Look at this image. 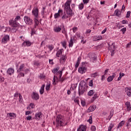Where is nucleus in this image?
<instances>
[{"mask_svg": "<svg viewBox=\"0 0 131 131\" xmlns=\"http://www.w3.org/2000/svg\"><path fill=\"white\" fill-rule=\"evenodd\" d=\"M16 116V114L14 113H10L7 114V117H8V118H10V119H13V118H15Z\"/></svg>", "mask_w": 131, "mask_h": 131, "instance_id": "obj_13", "label": "nucleus"}, {"mask_svg": "<svg viewBox=\"0 0 131 131\" xmlns=\"http://www.w3.org/2000/svg\"><path fill=\"white\" fill-rule=\"evenodd\" d=\"M42 117V114L41 113V112H39L35 114V118L37 120H39V119H41Z\"/></svg>", "mask_w": 131, "mask_h": 131, "instance_id": "obj_9", "label": "nucleus"}, {"mask_svg": "<svg viewBox=\"0 0 131 131\" xmlns=\"http://www.w3.org/2000/svg\"><path fill=\"white\" fill-rule=\"evenodd\" d=\"M88 121L90 123V124H92L93 123V116H91Z\"/></svg>", "mask_w": 131, "mask_h": 131, "instance_id": "obj_35", "label": "nucleus"}, {"mask_svg": "<svg viewBox=\"0 0 131 131\" xmlns=\"http://www.w3.org/2000/svg\"><path fill=\"white\" fill-rule=\"evenodd\" d=\"M81 104L83 107H84V106H85V101H84V100H81Z\"/></svg>", "mask_w": 131, "mask_h": 131, "instance_id": "obj_51", "label": "nucleus"}, {"mask_svg": "<svg viewBox=\"0 0 131 131\" xmlns=\"http://www.w3.org/2000/svg\"><path fill=\"white\" fill-rule=\"evenodd\" d=\"M45 84H42V86H41L40 89L39 90L40 95H42V94H43L45 92Z\"/></svg>", "mask_w": 131, "mask_h": 131, "instance_id": "obj_24", "label": "nucleus"}, {"mask_svg": "<svg viewBox=\"0 0 131 131\" xmlns=\"http://www.w3.org/2000/svg\"><path fill=\"white\" fill-rule=\"evenodd\" d=\"M34 65H35L36 66H38L39 65V63L38 62L35 61H34Z\"/></svg>", "mask_w": 131, "mask_h": 131, "instance_id": "obj_61", "label": "nucleus"}, {"mask_svg": "<svg viewBox=\"0 0 131 131\" xmlns=\"http://www.w3.org/2000/svg\"><path fill=\"white\" fill-rule=\"evenodd\" d=\"M101 39H102V36L101 35L96 36L94 37V40L95 41H97V40H101Z\"/></svg>", "mask_w": 131, "mask_h": 131, "instance_id": "obj_26", "label": "nucleus"}, {"mask_svg": "<svg viewBox=\"0 0 131 131\" xmlns=\"http://www.w3.org/2000/svg\"><path fill=\"white\" fill-rule=\"evenodd\" d=\"M32 13L35 18H38V8L37 7H34L32 10Z\"/></svg>", "mask_w": 131, "mask_h": 131, "instance_id": "obj_8", "label": "nucleus"}, {"mask_svg": "<svg viewBox=\"0 0 131 131\" xmlns=\"http://www.w3.org/2000/svg\"><path fill=\"white\" fill-rule=\"evenodd\" d=\"M89 58L91 61H93L94 62H95V61L97 60V56L94 55V54L89 55Z\"/></svg>", "mask_w": 131, "mask_h": 131, "instance_id": "obj_12", "label": "nucleus"}, {"mask_svg": "<svg viewBox=\"0 0 131 131\" xmlns=\"http://www.w3.org/2000/svg\"><path fill=\"white\" fill-rule=\"evenodd\" d=\"M58 73H59V79H61V78H62V71H59L58 72Z\"/></svg>", "mask_w": 131, "mask_h": 131, "instance_id": "obj_40", "label": "nucleus"}, {"mask_svg": "<svg viewBox=\"0 0 131 131\" xmlns=\"http://www.w3.org/2000/svg\"><path fill=\"white\" fill-rule=\"evenodd\" d=\"M56 79H58V77L57 76H54V78H53V84H56Z\"/></svg>", "mask_w": 131, "mask_h": 131, "instance_id": "obj_49", "label": "nucleus"}, {"mask_svg": "<svg viewBox=\"0 0 131 131\" xmlns=\"http://www.w3.org/2000/svg\"><path fill=\"white\" fill-rule=\"evenodd\" d=\"M94 94H95V92H94V90H90L88 92V95L90 97H91V96H93V95H94Z\"/></svg>", "mask_w": 131, "mask_h": 131, "instance_id": "obj_31", "label": "nucleus"}, {"mask_svg": "<svg viewBox=\"0 0 131 131\" xmlns=\"http://www.w3.org/2000/svg\"><path fill=\"white\" fill-rule=\"evenodd\" d=\"M125 105H126V107H127V111H131V105L130 102H126L125 103Z\"/></svg>", "mask_w": 131, "mask_h": 131, "instance_id": "obj_21", "label": "nucleus"}, {"mask_svg": "<svg viewBox=\"0 0 131 131\" xmlns=\"http://www.w3.org/2000/svg\"><path fill=\"white\" fill-rule=\"evenodd\" d=\"M62 49H61V50L60 49L57 51V52L56 53L57 57H60V55H62Z\"/></svg>", "mask_w": 131, "mask_h": 131, "instance_id": "obj_33", "label": "nucleus"}, {"mask_svg": "<svg viewBox=\"0 0 131 131\" xmlns=\"http://www.w3.org/2000/svg\"><path fill=\"white\" fill-rule=\"evenodd\" d=\"M120 14H121V11H119V10L117 9L115 11V16H117V17H119Z\"/></svg>", "mask_w": 131, "mask_h": 131, "instance_id": "obj_25", "label": "nucleus"}, {"mask_svg": "<svg viewBox=\"0 0 131 131\" xmlns=\"http://www.w3.org/2000/svg\"><path fill=\"white\" fill-rule=\"evenodd\" d=\"M116 76V74L115 73H113L112 76H110L107 78V81L108 82H110L113 80L114 77Z\"/></svg>", "mask_w": 131, "mask_h": 131, "instance_id": "obj_19", "label": "nucleus"}, {"mask_svg": "<svg viewBox=\"0 0 131 131\" xmlns=\"http://www.w3.org/2000/svg\"><path fill=\"white\" fill-rule=\"evenodd\" d=\"M86 126L81 125L79 128L77 129V131H86Z\"/></svg>", "mask_w": 131, "mask_h": 131, "instance_id": "obj_17", "label": "nucleus"}, {"mask_svg": "<svg viewBox=\"0 0 131 131\" xmlns=\"http://www.w3.org/2000/svg\"><path fill=\"white\" fill-rule=\"evenodd\" d=\"M30 107H31V108L32 109H33L34 108V107H35V106L34 105V104L33 103H30Z\"/></svg>", "mask_w": 131, "mask_h": 131, "instance_id": "obj_64", "label": "nucleus"}, {"mask_svg": "<svg viewBox=\"0 0 131 131\" xmlns=\"http://www.w3.org/2000/svg\"><path fill=\"white\" fill-rule=\"evenodd\" d=\"M72 16H73V13L70 12V11H69V12H66V13L64 12L63 15L61 17V19L62 20H65V19H67V18L72 17Z\"/></svg>", "mask_w": 131, "mask_h": 131, "instance_id": "obj_5", "label": "nucleus"}, {"mask_svg": "<svg viewBox=\"0 0 131 131\" xmlns=\"http://www.w3.org/2000/svg\"><path fill=\"white\" fill-rule=\"evenodd\" d=\"M74 102L75 103H77L78 105H79V100L77 99V98H75L74 100Z\"/></svg>", "mask_w": 131, "mask_h": 131, "instance_id": "obj_53", "label": "nucleus"}, {"mask_svg": "<svg viewBox=\"0 0 131 131\" xmlns=\"http://www.w3.org/2000/svg\"><path fill=\"white\" fill-rule=\"evenodd\" d=\"M0 30L3 32H6V29H5V26H0Z\"/></svg>", "mask_w": 131, "mask_h": 131, "instance_id": "obj_38", "label": "nucleus"}, {"mask_svg": "<svg viewBox=\"0 0 131 131\" xmlns=\"http://www.w3.org/2000/svg\"><path fill=\"white\" fill-rule=\"evenodd\" d=\"M79 10H82L83 9V4L82 3L79 5Z\"/></svg>", "mask_w": 131, "mask_h": 131, "instance_id": "obj_45", "label": "nucleus"}, {"mask_svg": "<svg viewBox=\"0 0 131 131\" xmlns=\"http://www.w3.org/2000/svg\"><path fill=\"white\" fill-rule=\"evenodd\" d=\"M77 35V37L78 38H80V39H83V37H82V36H81L80 35V34L79 33H78L76 34Z\"/></svg>", "mask_w": 131, "mask_h": 131, "instance_id": "obj_39", "label": "nucleus"}, {"mask_svg": "<svg viewBox=\"0 0 131 131\" xmlns=\"http://www.w3.org/2000/svg\"><path fill=\"white\" fill-rule=\"evenodd\" d=\"M97 98H98V96L97 95V94H94L92 100L93 101H95V100H96V99H97Z\"/></svg>", "mask_w": 131, "mask_h": 131, "instance_id": "obj_48", "label": "nucleus"}, {"mask_svg": "<svg viewBox=\"0 0 131 131\" xmlns=\"http://www.w3.org/2000/svg\"><path fill=\"white\" fill-rule=\"evenodd\" d=\"M48 49H49L50 51H52L54 49V46L53 45H49Z\"/></svg>", "mask_w": 131, "mask_h": 131, "instance_id": "obj_47", "label": "nucleus"}, {"mask_svg": "<svg viewBox=\"0 0 131 131\" xmlns=\"http://www.w3.org/2000/svg\"><path fill=\"white\" fill-rule=\"evenodd\" d=\"M125 11V6H124V5L122 6V10L121 12H122L123 13Z\"/></svg>", "mask_w": 131, "mask_h": 131, "instance_id": "obj_56", "label": "nucleus"}, {"mask_svg": "<svg viewBox=\"0 0 131 131\" xmlns=\"http://www.w3.org/2000/svg\"><path fill=\"white\" fill-rule=\"evenodd\" d=\"M50 84H48L47 85H46V91H49L50 90Z\"/></svg>", "mask_w": 131, "mask_h": 131, "instance_id": "obj_60", "label": "nucleus"}, {"mask_svg": "<svg viewBox=\"0 0 131 131\" xmlns=\"http://www.w3.org/2000/svg\"><path fill=\"white\" fill-rule=\"evenodd\" d=\"M19 101L20 103H22L23 99H22V95L21 94H19Z\"/></svg>", "mask_w": 131, "mask_h": 131, "instance_id": "obj_42", "label": "nucleus"}, {"mask_svg": "<svg viewBox=\"0 0 131 131\" xmlns=\"http://www.w3.org/2000/svg\"><path fill=\"white\" fill-rule=\"evenodd\" d=\"M65 79H66V78L62 77L61 78L58 80V81H61V82H63V81H64Z\"/></svg>", "mask_w": 131, "mask_h": 131, "instance_id": "obj_57", "label": "nucleus"}, {"mask_svg": "<svg viewBox=\"0 0 131 131\" xmlns=\"http://www.w3.org/2000/svg\"><path fill=\"white\" fill-rule=\"evenodd\" d=\"M10 40V37L8 35H5L2 39V43H7L8 40Z\"/></svg>", "mask_w": 131, "mask_h": 131, "instance_id": "obj_11", "label": "nucleus"}, {"mask_svg": "<svg viewBox=\"0 0 131 131\" xmlns=\"http://www.w3.org/2000/svg\"><path fill=\"white\" fill-rule=\"evenodd\" d=\"M124 76V73H119V77L118 78V80H120L121 79V77Z\"/></svg>", "mask_w": 131, "mask_h": 131, "instance_id": "obj_34", "label": "nucleus"}, {"mask_svg": "<svg viewBox=\"0 0 131 131\" xmlns=\"http://www.w3.org/2000/svg\"><path fill=\"white\" fill-rule=\"evenodd\" d=\"M60 69V68L59 67H57L56 68H55L53 71L52 72L53 73H56Z\"/></svg>", "mask_w": 131, "mask_h": 131, "instance_id": "obj_37", "label": "nucleus"}, {"mask_svg": "<svg viewBox=\"0 0 131 131\" xmlns=\"http://www.w3.org/2000/svg\"><path fill=\"white\" fill-rule=\"evenodd\" d=\"M96 109V106L93 105L92 106H90L88 110H89V112H93V111H94V110Z\"/></svg>", "mask_w": 131, "mask_h": 131, "instance_id": "obj_28", "label": "nucleus"}, {"mask_svg": "<svg viewBox=\"0 0 131 131\" xmlns=\"http://www.w3.org/2000/svg\"><path fill=\"white\" fill-rule=\"evenodd\" d=\"M98 76V73H95L94 74H91V77H97Z\"/></svg>", "mask_w": 131, "mask_h": 131, "instance_id": "obj_46", "label": "nucleus"}, {"mask_svg": "<svg viewBox=\"0 0 131 131\" xmlns=\"http://www.w3.org/2000/svg\"><path fill=\"white\" fill-rule=\"evenodd\" d=\"M121 31L123 32V34H124L125 31H126V28H123L121 30Z\"/></svg>", "mask_w": 131, "mask_h": 131, "instance_id": "obj_55", "label": "nucleus"}, {"mask_svg": "<svg viewBox=\"0 0 131 131\" xmlns=\"http://www.w3.org/2000/svg\"><path fill=\"white\" fill-rule=\"evenodd\" d=\"M91 32H92V30L90 29H88L86 30L85 33L86 34H89V33H91Z\"/></svg>", "mask_w": 131, "mask_h": 131, "instance_id": "obj_58", "label": "nucleus"}, {"mask_svg": "<svg viewBox=\"0 0 131 131\" xmlns=\"http://www.w3.org/2000/svg\"><path fill=\"white\" fill-rule=\"evenodd\" d=\"M27 120H31V118H32V117L30 116H28L27 117Z\"/></svg>", "mask_w": 131, "mask_h": 131, "instance_id": "obj_62", "label": "nucleus"}, {"mask_svg": "<svg viewBox=\"0 0 131 131\" xmlns=\"http://www.w3.org/2000/svg\"><path fill=\"white\" fill-rule=\"evenodd\" d=\"M89 85L90 86H93L94 84L93 83V80H91L89 82Z\"/></svg>", "mask_w": 131, "mask_h": 131, "instance_id": "obj_54", "label": "nucleus"}, {"mask_svg": "<svg viewBox=\"0 0 131 131\" xmlns=\"http://www.w3.org/2000/svg\"><path fill=\"white\" fill-rule=\"evenodd\" d=\"M19 94H20V93H19V92L18 91H16V93L14 95V97H15V98H18V96H19Z\"/></svg>", "mask_w": 131, "mask_h": 131, "instance_id": "obj_41", "label": "nucleus"}, {"mask_svg": "<svg viewBox=\"0 0 131 131\" xmlns=\"http://www.w3.org/2000/svg\"><path fill=\"white\" fill-rule=\"evenodd\" d=\"M125 93H126L128 97H130L131 96V88H126L125 89Z\"/></svg>", "mask_w": 131, "mask_h": 131, "instance_id": "obj_16", "label": "nucleus"}, {"mask_svg": "<svg viewBox=\"0 0 131 131\" xmlns=\"http://www.w3.org/2000/svg\"><path fill=\"white\" fill-rule=\"evenodd\" d=\"M130 16V11H127L126 13V18H129V16Z\"/></svg>", "mask_w": 131, "mask_h": 131, "instance_id": "obj_50", "label": "nucleus"}, {"mask_svg": "<svg viewBox=\"0 0 131 131\" xmlns=\"http://www.w3.org/2000/svg\"><path fill=\"white\" fill-rule=\"evenodd\" d=\"M31 34V36H32V35L34 34H36V29L34 28L32 29Z\"/></svg>", "mask_w": 131, "mask_h": 131, "instance_id": "obj_30", "label": "nucleus"}, {"mask_svg": "<svg viewBox=\"0 0 131 131\" xmlns=\"http://www.w3.org/2000/svg\"><path fill=\"white\" fill-rule=\"evenodd\" d=\"M77 30V27H74L73 28V31L74 33H75L76 31Z\"/></svg>", "mask_w": 131, "mask_h": 131, "instance_id": "obj_63", "label": "nucleus"}, {"mask_svg": "<svg viewBox=\"0 0 131 131\" xmlns=\"http://www.w3.org/2000/svg\"><path fill=\"white\" fill-rule=\"evenodd\" d=\"M116 49V48L115 47V45L113 43L112 45L109 46L108 50L111 53V56H113L114 55V52H115V50Z\"/></svg>", "mask_w": 131, "mask_h": 131, "instance_id": "obj_6", "label": "nucleus"}, {"mask_svg": "<svg viewBox=\"0 0 131 131\" xmlns=\"http://www.w3.org/2000/svg\"><path fill=\"white\" fill-rule=\"evenodd\" d=\"M24 20L25 23H26L28 25H31V24H32V19H31V18H30V17L27 16H24Z\"/></svg>", "mask_w": 131, "mask_h": 131, "instance_id": "obj_7", "label": "nucleus"}, {"mask_svg": "<svg viewBox=\"0 0 131 131\" xmlns=\"http://www.w3.org/2000/svg\"><path fill=\"white\" fill-rule=\"evenodd\" d=\"M18 20H21V17L20 16H17L16 18L12 19H10L9 21V25L12 27H18L19 26V23L17 22Z\"/></svg>", "mask_w": 131, "mask_h": 131, "instance_id": "obj_2", "label": "nucleus"}, {"mask_svg": "<svg viewBox=\"0 0 131 131\" xmlns=\"http://www.w3.org/2000/svg\"><path fill=\"white\" fill-rule=\"evenodd\" d=\"M113 126H114V125H113V124H110L107 131H111V129H112Z\"/></svg>", "mask_w": 131, "mask_h": 131, "instance_id": "obj_36", "label": "nucleus"}, {"mask_svg": "<svg viewBox=\"0 0 131 131\" xmlns=\"http://www.w3.org/2000/svg\"><path fill=\"white\" fill-rule=\"evenodd\" d=\"M70 3H71V1H67L64 4V10L66 12H70L72 13V10L70 8Z\"/></svg>", "mask_w": 131, "mask_h": 131, "instance_id": "obj_4", "label": "nucleus"}, {"mask_svg": "<svg viewBox=\"0 0 131 131\" xmlns=\"http://www.w3.org/2000/svg\"><path fill=\"white\" fill-rule=\"evenodd\" d=\"M124 123H125V121H121L120 123H119V125H118V128H120V127H121V126H123L124 125Z\"/></svg>", "mask_w": 131, "mask_h": 131, "instance_id": "obj_29", "label": "nucleus"}, {"mask_svg": "<svg viewBox=\"0 0 131 131\" xmlns=\"http://www.w3.org/2000/svg\"><path fill=\"white\" fill-rule=\"evenodd\" d=\"M32 99L33 100H35L36 101H37L39 99V95L35 92H33L32 94Z\"/></svg>", "mask_w": 131, "mask_h": 131, "instance_id": "obj_10", "label": "nucleus"}, {"mask_svg": "<svg viewBox=\"0 0 131 131\" xmlns=\"http://www.w3.org/2000/svg\"><path fill=\"white\" fill-rule=\"evenodd\" d=\"M60 14H63V11L61 10H59L58 13H55L54 14V18L55 19H57L60 17Z\"/></svg>", "mask_w": 131, "mask_h": 131, "instance_id": "obj_20", "label": "nucleus"}, {"mask_svg": "<svg viewBox=\"0 0 131 131\" xmlns=\"http://www.w3.org/2000/svg\"><path fill=\"white\" fill-rule=\"evenodd\" d=\"M61 27H60V26H58V27H55L54 28V32H60V31H61Z\"/></svg>", "mask_w": 131, "mask_h": 131, "instance_id": "obj_23", "label": "nucleus"}, {"mask_svg": "<svg viewBox=\"0 0 131 131\" xmlns=\"http://www.w3.org/2000/svg\"><path fill=\"white\" fill-rule=\"evenodd\" d=\"M80 57H78L77 60V62L75 66V68H77L78 66H79V64L80 63Z\"/></svg>", "mask_w": 131, "mask_h": 131, "instance_id": "obj_27", "label": "nucleus"}, {"mask_svg": "<svg viewBox=\"0 0 131 131\" xmlns=\"http://www.w3.org/2000/svg\"><path fill=\"white\" fill-rule=\"evenodd\" d=\"M65 61H66V57L65 55H62L60 59V62L61 63V64H64V63H65Z\"/></svg>", "mask_w": 131, "mask_h": 131, "instance_id": "obj_22", "label": "nucleus"}, {"mask_svg": "<svg viewBox=\"0 0 131 131\" xmlns=\"http://www.w3.org/2000/svg\"><path fill=\"white\" fill-rule=\"evenodd\" d=\"M14 72H15L14 69L11 68H9L7 71V73L9 75H12V74H14Z\"/></svg>", "mask_w": 131, "mask_h": 131, "instance_id": "obj_15", "label": "nucleus"}, {"mask_svg": "<svg viewBox=\"0 0 131 131\" xmlns=\"http://www.w3.org/2000/svg\"><path fill=\"white\" fill-rule=\"evenodd\" d=\"M26 43L27 47H30V46H31V42L29 41H26Z\"/></svg>", "mask_w": 131, "mask_h": 131, "instance_id": "obj_44", "label": "nucleus"}, {"mask_svg": "<svg viewBox=\"0 0 131 131\" xmlns=\"http://www.w3.org/2000/svg\"><path fill=\"white\" fill-rule=\"evenodd\" d=\"M24 72H25V74H27V73H28V72H29V69H26L25 70H24Z\"/></svg>", "mask_w": 131, "mask_h": 131, "instance_id": "obj_52", "label": "nucleus"}, {"mask_svg": "<svg viewBox=\"0 0 131 131\" xmlns=\"http://www.w3.org/2000/svg\"><path fill=\"white\" fill-rule=\"evenodd\" d=\"M56 126H64L67 125V123H65L64 117L61 115H58L56 118Z\"/></svg>", "mask_w": 131, "mask_h": 131, "instance_id": "obj_1", "label": "nucleus"}, {"mask_svg": "<svg viewBox=\"0 0 131 131\" xmlns=\"http://www.w3.org/2000/svg\"><path fill=\"white\" fill-rule=\"evenodd\" d=\"M85 71H86V68L84 67H80L78 69V72L83 74V73H85Z\"/></svg>", "mask_w": 131, "mask_h": 131, "instance_id": "obj_14", "label": "nucleus"}, {"mask_svg": "<svg viewBox=\"0 0 131 131\" xmlns=\"http://www.w3.org/2000/svg\"><path fill=\"white\" fill-rule=\"evenodd\" d=\"M69 46L71 47H73V40H72V38H71V39L69 42Z\"/></svg>", "mask_w": 131, "mask_h": 131, "instance_id": "obj_32", "label": "nucleus"}, {"mask_svg": "<svg viewBox=\"0 0 131 131\" xmlns=\"http://www.w3.org/2000/svg\"><path fill=\"white\" fill-rule=\"evenodd\" d=\"M25 67V64H24V63H22L21 64H20L19 69L17 70V72H21L22 71H24Z\"/></svg>", "mask_w": 131, "mask_h": 131, "instance_id": "obj_18", "label": "nucleus"}, {"mask_svg": "<svg viewBox=\"0 0 131 131\" xmlns=\"http://www.w3.org/2000/svg\"><path fill=\"white\" fill-rule=\"evenodd\" d=\"M84 84H85V82L83 81H81L79 84L78 93L79 96L83 95L84 92H85V88L83 86Z\"/></svg>", "mask_w": 131, "mask_h": 131, "instance_id": "obj_3", "label": "nucleus"}, {"mask_svg": "<svg viewBox=\"0 0 131 131\" xmlns=\"http://www.w3.org/2000/svg\"><path fill=\"white\" fill-rule=\"evenodd\" d=\"M62 47L66 49V41H63L61 42Z\"/></svg>", "mask_w": 131, "mask_h": 131, "instance_id": "obj_43", "label": "nucleus"}, {"mask_svg": "<svg viewBox=\"0 0 131 131\" xmlns=\"http://www.w3.org/2000/svg\"><path fill=\"white\" fill-rule=\"evenodd\" d=\"M91 130H92V131H95L96 130V126H91Z\"/></svg>", "mask_w": 131, "mask_h": 131, "instance_id": "obj_59", "label": "nucleus"}]
</instances>
